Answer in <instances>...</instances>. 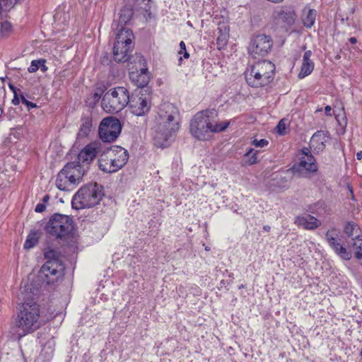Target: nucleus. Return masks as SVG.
I'll use <instances>...</instances> for the list:
<instances>
[{
  "instance_id": "30",
  "label": "nucleus",
  "mask_w": 362,
  "mask_h": 362,
  "mask_svg": "<svg viewBox=\"0 0 362 362\" xmlns=\"http://www.w3.org/2000/svg\"><path fill=\"white\" fill-rule=\"evenodd\" d=\"M351 246L356 248L355 257L362 265V240L360 242H354L351 243Z\"/></svg>"
},
{
  "instance_id": "17",
  "label": "nucleus",
  "mask_w": 362,
  "mask_h": 362,
  "mask_svg": "<svg viewBox=\"0 0 362 362\" xmlns=\"http://www.w3.org/2000/svg\"><path fill=\"white\" fill-rule=\"evenodd\" d=\"M293 168L298 172L305 170L309 173H314L317 171L318 166L314 156H310V157H300L298 165Z\"/></svg>"
},
{
  "instance_id": "26",
  "label": "nucleus",
  "mask_w": 362,
  "mask_h": 362,
  "mask_svg": "<svg viewBox=\"0 0 362 362\" xmlns=\"http://www.w3.org/2000/svg\"><path fill=\"white\" fill-rule=\"evenodd\" d=\"M38 69H40L42 72H45L47 70V67L45 65V60H33L30 66L28 69L30 73H34Z\"/></svg>"
},
{
  "instance_id": "38",
  "label": "nucleus",
  "mask_w": 362,
  "mask_h": 362,
  "mask_svg": "<svg viewBox=\"0 0 362 362\" xmlns=\"http://www.w3.org/2000/svg\"><path fill=\"white\" fill-rule=\"evenodd\" d=\"M10 88L13 90L14 98L12 100V103L14 105H17L19 104V98L17 96V93H16L15 88L12 86H10Z\"/></svg>"
},
{
  "instance_id": "3",
  "label": "nucleus",
  "mask_w": 362,
  "mask_h": 362,
  "mask_svg": "<svg viewBox=\"0 0 362 362\" xmlns=\"http://www.w3.org/2000/svg\"><path fill=\"white\" fill-rule=\"evenodd\" d=\"M215 110H205L197 112L191 119L189 132L198 140L206 141L211 139L214 133L225 131L230 122L218 123Z\"/></svg>"
},
{
  "instance_id": "36",
  "label": "nucleus",
  "mask_w": 362,
  "mask_h": 362,
  "mask_svg": "<svg viewBox=\"0 0 362 362\" xmlns=\"http://www.w3.org/2000/svg\"><path fill=\"white\" fill-rule=\"evenodd\" d=\"M21 100L23 104H25L28 110H30L31 108H34L37 107V105L35 103H33L32 102H30L25 99L24 96H21Z\"/></svg>"
},
{
  "instance_id": "22",
  "label": "nucleus",
  "mask_w": 362,
  "mask_h": 362,
  "mask_svg": "<svg viewBox=\"0 0 362 362\" xmlns=\"http://www.w3.org/2000/svg\"><path fill=\"white\" fill-rule=\"evenodd\" d=\"M311 55L312 52L310 50L305 52L303 55L300 71L298 74L300 78H303L310 74L314 69V63L310 59Z\"/></svg>"
},
{
  "instance_id": "35",
  "label": "nucleus",
  "mask_w": 362,
  "mask_h": 362,
  "mask_svg": "<svg viewBox=\"0 0 362 362\" xmlns=\"http://www.w3.org/2000/svg\"><path fill=\"white\" fill-rule=\"evenodd\" d=\"M269 144V141L267 139H262L260 140L254 139L252 141V144L254 145L256 147L262 148L266 146H267Z\"/></svg>"
},
{
  "instance_id": "42",
  "label": "nucleus",
  "mask_w": 362,
  "mask_h": 362,
  "mask_svg": "<svg viewBox=\"0 0 362 362\" xmlns=\"http://www.w3.org/2000/svg\"><path fill=\"white\" fill-rule=\"evenodd\" d=\"M180 51L179 52L180 54H182V51H185V49H186V46L183 41H181L180 43Z\"/></svg>"
},
{
  "instance_id": "9",
  "label": "nucleus",
  "mask_w": 362,
  "mask_h": 362,
  "mask_svg": "<svg viewBox=\"0 0 362 362\" xmlns=\"http://www.w3.org/2000/svg\"><path fill=\"white\" fill-rule=\"evenodd\" d=\"M129 101L128 90L122 86L111 88L102 99V107L107 113L114 114L123 110Z\"/></svg>"
},
{
  "instance_id": "11",
  "label": "nucleus",
  "mask_w": 362,
  "mask_h": 362,
  "mask_svg": "<svg viewBox=\"0 0 362 362\" xmlns=\"http://www.w3.org/2000/svg\"><path fill=\"white\" fill-rule=\"evenodd\" d=\"M122 129L120 122L113 117H108L100 124L98 134L104 142L114 141L119 135Z\"/></svg>"
},
{
  "instance_id": "40",
  "label": "nucleus",
  "mask_w": 362,
  "mask_h": 362,
  "mask_svg": "<svg viewBox=\"0 0 362 362\" xmlns=\"http://www.w3.org/2000/svg\"><path fill=\"white\" fill-rule=\"evenodd\" d=\"M45 205L44 204H37L35 206V211L38 213L43 212L45 210Z\"/></svg>"
},
{
  "instance_id": "23",
  "label": "nucleus",
  "mask_w": 362,
  "mask_h": 362,
  "mask_svg": "<svg viewBox=\"0 0 362 362\" xmlns=\"http://www.w3.org/2000/svg\"><path fill=\"white\" fill-rule=\"evenodd\" d=\"M134 35L132 31L128 28H122L117 34L115 45L133 46L132 40Z\"/></svg>"
},
{
  "instance_id": "28",
  "label": "nucleus",
  "mask_w": 362,
  "mask_h": 362,
  "mask_svg": "<svg viewBox=\"0 0 362 362\" xmlns=\"http://www.w3.org/2000/svg\"><path fill=\"white\" fill-rule=\"evenodd\" d=\"M316 18V11L314 9H309L305 16L303 18V24L307 28H311Z\"/></svg>"
},
{
  "instance_id": "20",
  "label": "nucleus",
  "mask_w": 362,
  "mask_h": 362,
  "mask_svg": "<svg viewBox=\"0 0 362 362\" xmlns=\"http://www.w3.org/2000/svg\"><path fill=\"white\" fill-rule=\"evenodd\" d=\"M326 138V133L325 132H316L311 137L310 141V148H314L317 152L323 151L325 147Z\"/></svg>"
},
{
  "instance_id": "19",
  "label": "nucleus",
  "mask_w": 362,
  "mask_h": 362,
  "mask_svg": "<svg viewBox=\"0 0 362 362\" xmlns=\"http://www.w3.org/2000/svg\"><path fill=\"white\" fill-rule=\"evenodd\" d=\"M344 232L349 238H351V243L362 240V234L360 228L357 223L353 221L347 222L345 224Z\"/></svg>"
},
{
  "instance_id": "45",
  "label": "nucleus",
  "mask_w": 362,
  "mask_h": 362,
  "mask_svg": "<svg viewBox=\"0 0 362 362\" xmlns=\"http://www.w3.org/2000/svg\"><path fill=\"white\" fill-rule=\"evenodd\" d=\"M182 53H183V56L185 59H187L189 58V53L187 52V50L185 49V51H182Z\"/></svg>"
},
{
  "instance_id": "1",
  "label": "nucleus",
  "mask_w": 362,
  "mask_h": 362,
  "mask_svg": "<svg viewBox=\"0 0 362 362\" xmlns=\"http://www.w3.org/2000/svg\"><path fill=\"white\" fill-rule=\"evenodd\" d=\"M179 128L177 108L169 103L161 104L151 128L155 145L160 148L166 147Z\"/></svg>"
},
{
  "instance_id": "24",
  "label": "nucleus",
  "mask_w": 362,
  "mask_h": 362,
  "mask_svg": "<svg viewBox=\"0 0 362 362\" xmlns=\"http://www.w3.org/2000/svg\"><path fill=\"white\" fill-rule=\"evenodd\" d=\"M130 78L136 86L140 88L145 87L149 81V76L146 69H141L140 73L132 72L130 74Z\"/></svg>"
},
{
  "instance_id": "16",
  "label": "nucleus",
  "mask_w": 362,
  "mask_h": 362,
  "mask_svg": "<svg viewBox=\"0 0 362 362\" xmlns=\"http://www.w3.org/2000/svg\"><path fill=\"white\" fill-rule=\"evenodd\" d=\"M295 224L307 230H315L321 225V222L310 215L298 216L295 219Z\"/></svg>"
},
{
  "instance_id": "47",
  "label": "nucleus",
  "mask_w": 362,
  "mask_h": 362,
  "mask_svg": "<svg viewBox=\"0 0 362 362\" xmlns=\"http://www.w3.org/2000/svg\"><path fill=\"white\" fill-rule=\"evenodd\" d=\"M49 199V195H45V196L43 197V199H42L43 202H47Z\"/></svg>"
},
{
  "instance_id": "44",
  "label": "nucleus",
  "mask_w": 362,
  "mask_h": 362,
  "mask_svg": "<svg viewBox=\"0 0 362 362\" xmlns=\"http://www.w3.org/2000/svg\"><path fill=\"white\" fill-rule=\"evenodd\" d=\"M356 157H357L358 160H361L362 159V151H361L357 153Z\"/></svg>"
},
{
  "instance_id": "21",
  "label": "nucleus",
  "mask_w": 362,
  "mask_h": 362,
  "mask_svg": "<svg viewBox=\"0 0 362 362\" xmlns=\"http://www.w3.org/2000/svg\"><path fill=\"white\" fill-rule=\"evenodd\" d=\"M328 243L335 253L342 259L349 260L351 258V252L341 245L336 238H330V241Z\"/></svg>"
},
{
  "instance_id": "4",
  "label": "nucleus",
  "mask_w": 362,
  "mask_h": 362,
  "mask_svg": "<svg viewBox=\"0 0 362 362\" xmlns=\"http://www.w3.org/2000/svg\"><path fill=\"white\" fill-rule=\"evenodd\" d=\"M276 66L270 61L264 60L252 65L245 72L247 83L254 88L269 85L274 78Z\"/></svg>"
},
{
  "instance_id": "10",
  "label": "nucleus",
  "mask_w": 362,
  "mask_h": 362,
  "mask_svg": "<svg viewBox=\"0 0 362 362\" xmlns=\"http://www.w3.org/2000/svg\"><path fill=\"white\" fill-rule=\"evenodd\" d=\"M73 229L72 218L69 216L59 214L52 216L45 226V230L47 233L60 239L69 235Z\"/></svg>"
},
{
  "instance_id": "15",
  "label": "nucleus",
  "mask_w": 362,
  "mask_h": 362,
  "mask_svg": "<svg viewBox=\"0 0 362 362\" xmlns=\"http://www.w3.org/2000/svg\"><path fill=\"white\" fill-rule=\"evenodd\" d=\"M273 16L277 21H282L287 25L293 24L296 19V13L293 9L286 6L277 8L274 11Z\"/></svg>"
},
{
  "instance_id": "43",
  "label": "nucleus",
  "mask_w": 362,
  "mask_h": 362,
  "mask_svg": "<svg viewBox=\"0 0 362 362\" xmlns=\"http://www.w3.org/2000/svg\"><path fill=\"white\" fill-rule=\"evenodd\" d=\"M331 110H332V107L329 105H327L325 107V111L326 115L331 116V113H330Z\"/></svg>"
},
{
  "instance_id": "33",
  "label": "nucleus",
  "mask_w": 362,
  "mask_h": 362,
  "mask_svg": "<svg viewBox=\"0 0 362 362\" xmlns=\"http://www.w3.org/2000/svg\"><path fill=\"white\" fill-rule=\"evenodd\" d=\"M122 13L119 16V23H127L129 21H130L132 12L130 10H122Z\"/></svg>"
},
{
  "instance_id": "27",
  "label": "nucleus",
  "mask_w": 362,
  "mask_h": 362,
  "mask_svg": "<svg viewBox=\"0 0 362 362\" xmlns=\"http://www.w3.org/2000/svg\"><path fill=\"white\" fill-rule=\"evenodd\" d=\"M229 29L224 26L223 28H218V36L217 37V44L220 47H223L227 44L228 38Z\"/></svg>"
},
{
  "instance_id": "48",
  "label": "nucleus",
  "mask_w": 362,
  "mask_h": 362,
  "mask_svg": "<svg viewBox=\"0 0 362 362\" xmlns=\"http://www.w3.org/2000/svg\"><path fill=\"white\" fill-rule=\"evenodd\" d=\"M3 112H4L3 108L1 107V105H0V117H1Z\"/></svg>"
},
{
  "instance_id": "31",
  "label": "nucleus",
  "mask_w": 362,
  "mask_h": 362,
  "mask_svg": "<svg viewBox=\"0 0 362 362\" xmlns=\"http://www.w3.org/2000/svg\"><path fill=\"white\" fill-rule=\"evenodd\" d=\"M37 243V238L36 233H30L27 237V239L24 244V247L30 249L33 247Z\"/></svg>"
},
{
  "instance_id": "39",
  "label": "nucleus",
  "mask_w": 362,
  "mask_h": 362,
  "mask_svg": "<svg viewBox=\"0 0 362 362\" xmlns=\"http://www.w3.org/2000/svg\"><path fill=\"white\" fill-rule=\"evenodd\" d=\"M301 153L303 155V157H310V156H313L310 148L307 147L303 148L301 150Z\"/></svg>"
},
{
  "instance_id": "32",
  "label": "nucleus",
  "mask_w": 362,
  "mask_h": 362,
  "mask_svg": "<svg viewBox=\"0 0 362 362\" xmlns=\"http://www.w3.org/2000/svg\"><path fill=\"white\" fill-rule=\"evenodd\" d=\"M17 2V0H0V12L9 10Z\"/></svg>"
},
{
  "instance_id": "41",
  "label": "nucleus",
  "mask_w": 362,
  "mask_h": 362,
  "mask_svg": "<svg viewBox=\"0 0 362 362\" xmlns=\"http://www.w3.org/2000/svg\"><path fill=\"white\" fill-rule=\"evenodd\" d=\"M334 232V229H332L331 230H329L327 231V233L325 234V238H326L327 243L330 241V238H334V237L333 236Z\"/></svg>"
},
{
  "instance_id": "8",
  "label": "nucleus",
  "mask_w": 362,
  "mask_h": 362,
  "mask_svg": "<svg viewBox=\"0 0 362 362\" xmlns=\"http://www.w3.org/2000/svg\"><path fill=\"white\" fill-rule=\"evenodd\" d=\"M84 169L76 162L68 163L58 173L56 179L57 187L63 191L74 189L82 180Z\"/></svg>"
},
{
  "instance_id": "18",
  "label": "nucleus",
  "mask_w": 362,
  "mask_h": 362,
  "mask_svg": "<svg viewBox=\"0 0 362 362\" xmlns=\"http://www.w3.org/2000/svg\"><path fill=\"white\" fill-rule=\"evenodd\" d=\"M132 48L133 46L114 45L113 57L115 61L117 62H127L129 58Z\"/></svg>"
},
{
  "instance_id": "7",
  "label": "nucleus",
  "mask_w": 362,
  "mask_h": 362,
  "mask_svg": "<svg viewBox=\"0 0 362 362\" xmlns=\"http://www.w3.org/2000/svg\"><path fill=\"white\" fill-rule=\"evenodd\" d=\"M45 257L47 261L40 268L38 278L46 284H54L62 276L64 266L57 251L54 249L47 250Z\"/></svg>"
},
{
  "instance_id": "6",
  "label": "nucleus",
  "mask_w": 362,
  "mask_h": 362,
  "mask_svg": "<svg viewBox=\"0 0 362 362\" xmlns=\"http://www.w3.org/2000/svg\"><path fill=\"white\" fill-rule=\"evenodd\" d=\"M104 196L103 187L97 183H90L81 187L73 197V208L82 209L97 205Z\"/></svg>"
},
{
  "instance_id": "5",
  "label": "nucleus",
  "mask_w": 362,
  "mask_h": 362,
  "mask_svg": "<svg viewBox=\"0 0 362 362\" xmlns=\"http://www.w3.org/2000/svg\"><path fill=\"white\" fill-rule=\"evenodd\" d=\"M129 159L128 151L118 146L104 151L98 159L99 168L107 173H113L122 168Z\"/></svg>"
},
{
  "instance_id": "37",
  "label": "nucleus",
  "mask_w": 362,
  "mask_h": 362,
  "mask_svg": "<svg viewBox=\"0 0 362 362\" xmlns=\"http://www.w3.org/2000/svg\"><path fill=\"white\" fill-rule=\"evenodd\" d=\"M11 28V25L9 22L5 21L1 23V30L2 31H8Z\"/></svg>"
},
{
  "instance_id": "34",
  "label": "nucleus",
  "mask_w": 362,
  "mask_h": 362,
  "mask_svg": "<svg viewBox=\"0 0 362 362\" xmlns=\"http://www.w3.org/2000/svg\"><path fill=\"white\" fill-rule=\"evenodd\" d=\"M288 128V122L285 119H282L279 121L278 125L276 126L277 132L281 135H284L286 134V129Z\"/></svg>"
},
{
  "instance_id": "13",
  "label": "nucleus",
  "mask_w": 362,
  "mask_h": 362,
  "mask_svg": "<svg viewBox=\"0 0 362 362\" xmlns=\"http://www.w3.org/2000/svg\"><path fill=\"white\" fill-rule=\"evenodd\" d=\"M131 112L136 116L144 115L150 110V97L146 93V90H140L138 93H135L129 97L128 103Z\"/></svg>"
},
{
  "instance_id": "14",
  "label": "nucleus",
  "mask_w": 362,
  "mask_h": 362,
  "mask_svg": "<svg viewBox=\"0 0 362 362\" xmlns=\"http://www.w3.org/2000/svg\"><path fill=\"white\" fill-rule=\"evenodd\" d=\"M99 151V145L97 143H91L86 146L78 153L77 157V163L76 164H79L81 163H89L92 161Z\"/></svg>"
},
{
  "instance_id": "29",
  "label": "nucleus",
  "mask_w": 362,
  "mask_h": 362,
  "mask_svg": "<svg viewBox=\"0 0 362 362\" xmlns=\"http://www.w3.org/2000/svg\"><path fill=\"white\" fill-rule=\"evenodd\" d=\"M257 151H255L253 148H250L245 154V158H247V160L245 161V163L248 165L256 163L257 162Z\"/></svg>"
},
{
  "instance_id": "25",
  "label": "nucleus",
  "mask_w": 362,
  "mask_h": 362,
  "mask_svg": "<svg viewBox=\"0 0 362 362\" xmlns=\"http://www.w3.org/2000/svg\"><path fill=\"white\" fill-rule=\"evenodd\" d=\"M81 125L78 133V136L81 138L86 137L88 135L92 127V119L89 117H83L81 119Z\"/></svg>"
},
{
  "instance_id": "46",
  "label": "nucleus",
  "mask_w": 362,
  "mask_h": 362,
  "mask_svg": "<svg viewBox=\"0 0 362 362\" xmlns=\"http://www.w3.org/2000/svg\"><path fill=\"white\" fill-rule=\"evenodd\" d=\"M349 41H350V42H351V44H355V43H356V42H357L356 38V37H351V38L349 39Z\"/></svg>"
},
{
  "instance_id": "12",
  "label": "nucleus",
  "mask_w": 362,
  "mask_h": 362,
  "mask_svg": "<svg viewBox=\"0 0 362 362\" xmlns=\"http://www.w3.org/2000/svg\"><path fill=\"white\" fill-rule=\"evenodd\" d=\"M272 45L273 41L269 36L257 35L252 40L248 52L253 58L263 57L270 52Z\"/></svg>"
},
{
  "instance_id": "2",
  "label": "nucleus",
  "mask_w": 362,
  "mask_h": 362,
  "mask_svg": "<svg viewBox=\"0 0 362 362\" xmlns=\"http://www.w3.org/2000/svg\"><path fill=\"white\" fill-rule=\"evenodd\" d=\"M17 313L12 327L13 334L22 337L41 326L40 308L33 299H26L23 291L18 295Z\"/></svg>"
}]
</instances>
